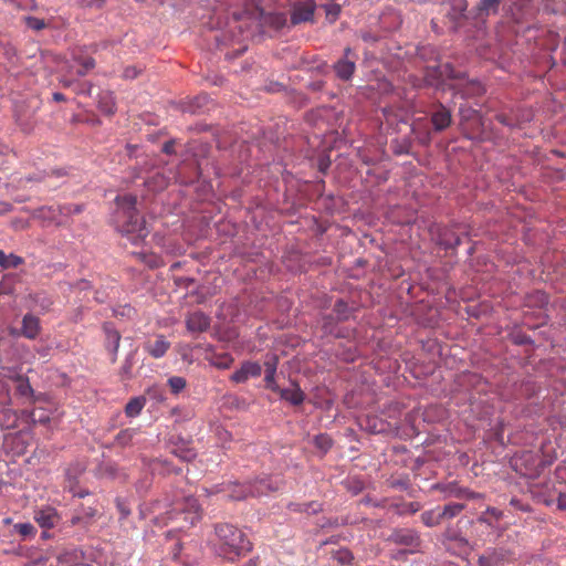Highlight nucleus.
Segmentation results:
<instances>
[{"instance_id":"obj_1","label":"nucleus","mask_w":566,"mask_h":566,"mask_svg":"<svg viewBox=\"0 0 566 566\" xmlns=\"http://www.w3.org/2000/svg\"><path fill=\"white\" fill-rule=\"evenodd\" d=\"M136 197L130 195L116 198V227L133 244H138L149 233L145 220L136 210Z\"/></svg>"},{"instance_id":"obj_2","label":"nucleus","mask_w":566,"mask_h":566,"mask_svg":"<svg viewBox=\"0 0 566 566\" xmlns=\"http://www.w3.org/2000/svg\"><path fill=\"white\" fill-rule=\"evenodd\" d=\"M214 531L218 538L216 552L219 556L233 562L235 558L251 551V542L245 537V534L235 526L218 524Z\"/></svg>"},{"instance_id":"obj_3","label":"nucleus","mask_w":566,"mask_h":566,"mask_svg":"<svg viewBox=\"0 0 566 566\" xmlns=\"http://www.w3.org/2000/svg\"><path fill=\"white\" fill-rule=\"evenodd\" d=\"M172 509L169 512L170 520H184L185 526H192L201 520L202 510L196 499L191 496H185L182 499H176L172 503ZM184 527V525H181Z\"/></svg>"},{"instance_id":"obj_4","label":"nucleus","mask_w":566,"mask_h":566,"mask_svg":"<svg viewBox=\"0 0 566 566\" xmlns=\"http://www.w3.org/2000/svg\"><path fill=\"white\" fill-rule=\"evenodd\" d=\"M397 545L418 547L421 543L419 534L410 528H397L387 538Z\"/></svg>"},{"instance_id":"obj_5","label":"nucleus","mask_w":566,"mask_h":566,"mask_svg":"<svg viewBox=\"0 0 566 566\" xmlns=\"http://www.w3.org/2000/svg\"><path fill=\"white\" fill-rule=\"evenodd\" d=\"M281 486L282 483L277 479L262 478L249 483V493L251 496L268 495L271 492L280 490Z\"/></svg>"},{"instance_id":"obj_6","label":"nucleus","mask_w":566,"mask_h":566,"mask_svg":"<svg viewBox=\"0 0 566 566\" xmlns=\"http://www.w3.org/2000/svg\"><path fill=\"white\" fill-rule=\"evenodd\" d=\"M314 10L315 4L313 1L310 0L295 4L291 15L292 23L298 24L302 22L312 21Z\"/></svg>"},{"instance_id":"obj_7","label":"nucleus","mask_w":566,"mask_h":566,"mask_svg":"<svg viewBox=\"0 0 566 566\" xmlns=\"http://www.w3.org/2000/svg\"><path fill=\"white\" fill-rule=\"evenodd\" d=\"M261 373L262 368L260 364L245 361L240 369L232 374L231 380L238 384L245 382L250 377H259Z\"/></svg>"},{"instance_id":"obj_8","label":"nucleus","mask_w":566,"mask_h":566,"mask_svg":"<svg viewBox=\"0 0 566 566\" xmlns=\"http://www.w3.org/2000/svg\"><path fill=\"white\" fill-rule=\"evenodd\" d=\"M186 326L189 332L202 333L210 326V318L202 312L197 311L188 315Z\"/></svg>"},{"instance_id":"obj_9","label":"nucleus","mask_w":566,"mask_h":566,"mask_svg":"<svg viewBox=\"0 0 566 566\" xmlns=\"http://www.w3.org/2000/svg\"><path fill=\"white\" fill-rule=\"evenodd\" d=\"M349 53L350 49L346 48L344 59L334 65L337 76L345 81L349 80L355 71V62L348 59Z\"/></svg>"},{"instance_id":"obj_10","label":"nucleus","mask_w":566,"mask_h":566,"mask_svg":"<svg viewBox=\"0 0 566 566\" xmlns=\"http://www.w3.org/2000/svg\"><path fill=\"white\" fill-rule=\"evenodd\" d=\"M34 520L41 527L51 528L57 523L59 515L54 509L48 507L35 512Z\"/></svg>"},{"instance_id":"obj_11","label":"nucleus","mask_w":566,"mask_h":566,"mask_svg":"<svg viewBox=\"0 0 566 566\" xmlns=\"http://www.w3.org/2000/svg\"><path fill=\"white\" fill-rule=\"evenodd\" d=\"M34 219L43 220L48 223H55L56 226L63 224V220L60 218L55 207H41L33 211Z\"/></svg>"},{"instance_id":"obj_12","label":"nucleus","mask_w":566,"mask_h":566,"mask_svg":"<svg viewBox=\"0 0 566 566\" xmlns=\"http://www.w3.org/2000/svg\"><path fill=\"white\" fill-rule=\"evenodd\" d=\"M275 392L280 394L281 398L289 401L290 403L297 406L304 401L305 395L302 389L296 385L292 384L291 388L281 389Z\"/></svg>"},{"instance_id":"obj_13","label":"nucleus","mask_w":566,"mask_h":566,"mask_svg":"<svg viewBox=\"0 0 566 566\" xmlns=\"http://www.w3.org/2000/svg\"><path fill=\"white\" fill-rule=\"evenodd\" d=\"M103 329L106 334L107 348H109L113 354L112 360L115 361L119 348L120 335L109 323H105Z\"/></svg>"},{"instance_id":"obj_14","label":"nucleus","mask_w":566,"mask_h":566,"mask_svg":"<svg viewBox=\"0 0 566 566\" xmlns=\"http://www.w3.org/2000/svg\"><path fill=\"white\" fill-rule=\"evenodd\" d=\"M96 513V510L91 506L82 507L81 511H78L76 514L72 516L71 524L87 527L93 523Z\"/></svg>"},{"instance_id":"obj_15","label":"nucleus","mask_w":566,"mask_h":566,"mask_svg":"<svg viewBox=\"0 0 566 566\" xmlns=\"http://www.w3.org/2000/svg\"><path fill=\"white\" fill-rule=\"evenodd\" d=\"M276 365H277V358L275 356H272L269 358L265 363V382L266 387L271 389L272 391L279 390V386L275 382V373H276Z\"/></svg>"},{"instance_id":"obj_16","label":"nucleus","mask_w":566,"mask_h":566,"mask_svg":"<svg viewBox=\"0 0 566 566\" xmlns=\"http://www.w3.org/2000/svg\"><path fill=\"white\" fill-rule=\"evenodd\" d=\"M145 348L153 357L160 358L168 350L169 343L164 336H158L154 343H148Z\"/></svg>"},{"instance_id":"obj_17","label":"nucleus","mask_w":566,"mask_h":566,"mask_svg":"<svg viewBox=\"0 0 566 566\" xmlns=\"http://www.w3.org/2000/svg\"><path fill=\"white\" fill-rule=\"evenodd\" d=\"M431 120L437 130H443L451 123V114L446 107L441 106L433 113Z\"/></svg>"},{"instance_id":"obj_18","label":"nucleus","mask_w":566,"mask_h":566,"mask_svg":"<svg viewBox=\"0 0 566 566\" xmlns=\"http://www.w3.org/2000/svg\"><path fill=\"white\" fill-rule=\"evenodd\" d=\"M39 333V319L32 315H25L22 321V334L28 338H34Z\"/></svg>"},{"instance_id":"obj_19","label":"nucleus","mask_w":566,"mask_h":566,"mask_svg":"<svg viewBox=\"0 0 566 566\" xmlns=\"http://www.w3.org/2000/svg\"><path fill=\"white\" fill-rule=\"evenodd\" d=\"M224 491L228 497L232 500H243L250 495L249 484L230 483Z\"/></svg>"},{"instance_id":"obj_20","label":"nucleus","mask_w":566,"mask_h":566,"mask_svg":"<svg viewBox=\"0 0 566 566\" xmlns=\"http://www.w3.org/2000/svg\"><path fill=\"white\" fill-rule=\"evenodd\" d=\"M98 107L103 113L107 115L114 114L115 99L112 92L105 91L98 95Z\"/></svg>"},{"instance_id":"obj_21","label":"nucleus","mask_w":566,"mask_h":566,"mask_svg":"<svg viewBox=\"0 0 566 566\" xmlns=\"http://www.w3.org/2000/svg\"><path fill=\"white\" fill-rule=\"evenodd\" d=\"M421 522L427 527H434L442 523V515L440 514V509L437 507L434 510H428L421 513L420 515Z\"/></svg>"},{"instance_id":"obj_22","label":"nucleus","mask_w":566,"mask_h":566,"mask_svg":"<svg viewBox=\"0 0 566 566\" xmlns=\"http://www.w3.org/2000/svg\"><path fill=\"white\" fill-rule=\"evenodd\" d=\"M18 423L15 411L9 408L0 409V427L4 429L14 428Z\"/></svg>"},{"instance_id":"obj_23","label":"nucleus","mask_w":566,"mask_h":566,"mask_svg":"<svg viewBox=\"0 0 566 566\" xmlns=\"http://www.w3.org/2000/svg\"><path fill=\"white\" fill-rule=\"evenodd\" d=\"M81 559L82 556L76 553H64L57 557L59 566H90Z\"/></svg>"},{"instance_id":"obj_24","label":"nucleus","mask_w":566,"mask_h":566,"mask_svg":"<svg viewBox=\"0 0 566 566\" xmlns=\"http://www.w3.org/2000/svg\"><path fill=\"white\" fill-rule=\"evenodd\" d=\"M146 399L144 397H135L128 401L125 407V412L128 417H136L140 413L145 406Z\"/></svg>"},{"instance_id":"obj_25","label":"nucleus","mask_w":566,"mask_h":566,"mask_svg":"<svg viewBox=\"0 0 566 566\" xmlns=\"http://www.w3.org/2000/svg\"><path fill=\"white\" fill-rule=\"evenodd\" d=\"M134 364H135V354L130 353L125 358V361L119 370V376H120L122 380H129L134 377V374H133Z\"/></svg>"},{"instance_id":"obj_26","label":"nucleus","mask_w":566,"mask_h":566,"mask_svg":"<svg viewBox=\"0 0 566 566\" xmlns=\"http://www.w3.org/2000/svg\"><path fill=\"white\" fill-rule=\"evenodd\" d=\"M23 263V259L15 254H6L0 250V265L4 269L18 268Z\"/></svg>"},{"instance_id":"obj_27","label":"nucleus","mask_w":566,"mask_h":566,"mask_svg":"<svg viewBox=\"0 0 566 566\" xmlns=\"http://www.w3.org/2000/svg\"><path fill=\"white\" fill-rule=\"evenodd\" d=\"M502 0H480L478 4L479 12L481 14L495 13L501 4Z\"/></svg>"},{"instance_id":"obj_28","label":"nucleus","mask_w":566,"mask_h":566,"mask_svg":"<svg viewBox=\"0 0 566 566\" xmlns=\"http://www.w3.org/2000/svg\"><path fill=\"white\" fill-rule=\"evenodd\" d=\"M464 509V504L461 503H450L446 505L443 509H440V514L442 515V520L453 518Z\"/></svg>"},{"instance_id":"obj_29","label":"nucleus","mask_w":566,"mask_h":566,"mask_svg":"<svg viewBox=\"0 0 566 566\" xmlns=\"http://www.w3.org/2000/svg\"><path fill=\"white\" fill-rule=\"evenodd\" d=\"M135 434H136L135 429H125L116 434L115 441L118 446L126 447L132 442Z\"/></svg>"},{"instance_id":"obj_30","label":"nucleus","mask_w":566,"mask_h":566,"mask_svg":"<svg viewBox=\"0 0 566 566\" xmlns=\"http://www.w3.org/2000/svg\"><path fill=\"white\" fill-rule=\"evenodd\" d=\"M14 530L23 537L34 536L36 530L31 523H18L14 525Z\"/></svg>"},{"instance_id":"obj_31","label":"nucleus","mask_w":566,"mask_h":566,"mask_svg":"<svg viewBox=\"0 0 566 566\" xmlns=\"http://www.w3.org/2000/svg\"><path fill=\"white\" fill-rule=\"evenodd\" d=\"M186 379L180 376H174L168 379V385L174 394H179L186 387Z\"/></svg>"},{"instance_id":"obj_32","label":"nucleus","mask_w":566,"mask_h":566,"mask_svg":"<svg viewBox=\"0 0 566 566\" xmlns=\"http://www.w3.org/2000/svg\"><path fill=\"white\" fill-rule=\"evenodd\" d=\"M17 382H18L17 391L19 392V395L24 396V397L32 396L33 389H32L31 385L29 384L28 379L20 377V378H18Z\"/></svg>"},{"instance_id":"obj_33","label":"nucleus","mask_w":566,"mask_h":566,"mask_svg":"<svg viewBox=\"0 0 566 566\" xmlns=\"http://www.w3.org/2000/svg\"><path fill=\"white\" fill-rule=\"evenodd\" d=\"M314 444L323 452H326L332 447V439L326 434H318L314 438Z\"/></svg>"},{"instance_id":"obj_34","label":"nucleus","mask_w":566,"mask_h":566,"mask_svg":"<svg viewBox=\"0 0 566 566\" xmlns=\"http://www.w3.org/2000/svg\"><path fill=\"white\" fill-rule=\"evenodd\" d=\"M25 24L28 28L35 30V31H40L45 28L44 20L35 18V17H27Z\"/></svg>"},{"instance_id":"obj_35","label":"nucleus","mask_w":566,"mask_h":566,"mask_svg":"<svg viewBox=\"0 0 566 566\" xmlns=\"http://www.w3.org/2000/svg\"><path fill=\"white\" fill-rule=\"evenodd\" d=\"M94 66H95V61H94V59H92V57H87V59H85V60L81 63L80 67H78V69H77V71H76V74H77L78 76H84V75H86V74L88 73V71H91L92 69H94Z\"/></svg>"},{"instance_id":"obj_36","label":"nucleus","mask_w":566,"mask_h":566,"mask_svg":"<svg viewBox=\"0 0 566 566\" xmlns=\"http://www.w3.org/2000/svg\"><path fill=\"white\" fill-rule=\"evenodd\" d=\"M506 551L504 549H493L489 552L486 555L492 562L494 566H496L500 562L504 560L506 557Z\"/></svg>"},{"instance_id":"obj_37","label":"nucleus","mask_w":566,"mask_h":566,"mask_svg":"<svg viewBox=\"0 0 566 566\" xmlns=\"http://www.w3.org/2000/svg\"><path fill=\"white\" fill-rule=\"evenodd\" d=\"M56 211L59 212L60 218L62 216H70L73 213H80L82 211L81 206H57L55 207Z\"/></svg>"},{"instance_id":"obj_38","label":"nucleus","mask_w":566,"mask_h":566,"mask_svg":"<svg viewBox=\"0 0 566 566\" xmlns=\"http://www.w3.org/2000/svg\"><path fill=\"white\" fill-rule=\"evenodd\" d=\"M138 256L143 258L145 260V262L150 266V268H158L160 264H161V261L159 260V258L155 256V255H146L144 253H138L137 254Z\"/></svg>"},{"instance_id":"obj_39","label":"nucleus","mask_w":566,"mask_h":566,"mask_svg":"<svg viewBox=\"0 0 566 566\" xmlns=\"http://www.w3.org/2000/svg\"><path fill=\"white\" fill-rule=\"evenodd\" d=\"M142 72L140 69H137L136 66H127L124 70L123 76L128 80L136 78L138 74Z\"/></svg>"},{"instance_id":"obj_40","label":"nucleus","mask_w":566,"mask_h":566,"mask_svg":"<svg viewBox=\"0 0 566 566\" xmlns=\"http://www.w3.org/2000/svg\"><path fill=\"white\" fill-rule=\"evenodd\" d=\"M174 453L185 461H191L196 457L195 452L190 449L180 452L174 451Z\"/></svg>"},{"instance_id":"obj_41","label":"nucleus","mask_w":566,"mask_h":566,"mask_svg":"<svg viewBox=\"0 0 566 566\" xmlns=\"http://www.w3.org/2000/svg\"><path fill=\"white\" fill-rule=\"evenodd\" d=\"M340 12V7L338 4H329L326 7V14L327 17H332L333 19H336L337 15Z\"/></svg>"},{"instance_id":"obj_42","label":"nucleus","mask_w":566,"mask_h":566,"mask_svg":"<svg viewBox=\"0 0 566 566\" xmlns=\"http://www.w3.org/2000/svg\"><path fill=\"white\" fill-rule=\"evenodd\" d=\"M337 558L340 563H349L353 559V555L349 551H339L337 553Z\"/></svg>"},{"instance_id":"obj_43","label":"nucleus","mask_w":566,"mask_h":566,"mask_svg":"<svg viewBox=\"0 0 566 566\" xmlns=\"http://www.w3.org/2000/svg\"><path fill=\"white\" fill-rule=\"evenodd\" d=\"M486 513L493 516L495 520H500L502 517V512L495 507H488Z\"/></svg>"},{"instance_id":"obj_44","label":"nucleus","mask_w":566,"mask_h":566,"mask_svg":"<svg viewBox=\"0 0 566 566\" xmlns=\"http://www.w3.org/2000/svg\"><path fill=\"white\" fill-rule=\"evenodd\" d=\"M479 566H494L488 555H483L479 558Z\"/></svg>"},{"instance_id":"obj_45","label":"nucleus","mask_w":566,"mask_h":566,"mask_svg":"<svg viewBox=\"0 0 566 566\" xmlns=\"http://www.w3.org/2000/svg\"><path fill=\"white\" fill-rule=\"evenodd\" d=\"M163 151L166 154H172L174 151V144L171 142H168L164 145Z\"/></svg>"},{"instance_id":"obj_46","label":"nucleus","mask_w":566,"mask_h":566,"mask_svg":"<svg viewBox=\"0 0 566 566\" xmlns=\"http://www.w3.org/2000/svg\"><path fill=\"white\" fill-rule=\"evenodd\" d=\"M483 92V87L478 84H472V94H481Z\"/></svg>"},{"instance_id":"obj_47","label":"nucleus","mask_w":566,"mask_h":566,"mask_svg":"<svg viewBox=\"0 0 566 566\" xmlns=\"http://www.w3.org/2000/svg\"><path fill=\"white\" fill-rule=\"evenodd\" d=\"M208 102V96H199L196 98V103L198 104V107H201L205 103Z\"/></svg>"},{"instance_id":"obj_48","label":"nucleus","mask_w":566,"mask_h":566,"mask_svg":"<svg viewBox=\"0 0 566 566\" xmlns=\"http://www.w3.org/2000/svg\"><path fill=\"white\" fill-rule=\"evenodd\" d=\"M53 99L56 101V102H62V101L65 99V97H64V95L62 93L56 92V93L53 94Z\"/></svg>"},{"instance_id":"obj_49","label":"nucleus","mask_w":566,"mask_h":566,"mask_svg":"<svg viewBox=\"0 0 566 566\" xmlns=\"http://www.w3.org/2000/svg\"><path fill=\"white\" fill-rule=\"evenodd\" d=\"M118 509L123 516H127L129 514V510H127L123 504L118 503Z\"/></svg>"},{"instance_id":"obj_50","label":"nucleus","mask_w":566,"mask_h":566,"mask_svg":"<svg viewBox=\"0 0 566 566\" xmlns=\"http://www.w3.org/2000/svg\"><path fill=\"white\" fill-rule=\"evenodd\" d=\"M496 118H497L501 123H503V124H505V125H510V123L507 122V119H506V116H505V115H497V116H496Z\"/></svg>"},{"instance_id":"obj_51","label":"nucleus","mask_w":566,"mask_h":566,"mask_svg":"<svg viewBox=\"0 0 566 566\" xmlns=\"http://www.w3.org/2000/svg\"><path fill=\"white\" fill-rule=\"evenodd\" d=\"M444 244H446L447 248H453V247L460 244V240H459V238H457L455 241H454V244L448 243V242H446Z\"/></svg>"},{"instance_id":"obj_52","label":"nucleus","mask_w":566,"mask_h":566,"mask_svg":"<svg viewBox=\"0 0 566 566\" xmlns=\"http://www.w3.org/2000/svg\"><path fill=\"white\" fill-rule=\"evenodd\" d=\"M9 148L7 146H4L1 142H0V155H3L6 151H8Z\"/></svg>"},{"instance_id":"obj_53","label":"nucleus","mask_w":566,"mask_h":566,"mask_svg":"<svg viewBox=\"0 0 566 566\" xmlns=\"http://www.w3.org/2000/svg\"><path fill=\"white\" fill-rule=\"evenodd\" d=\"M231 361H232L231 359H229L228 361H222V364H220L219 366L222 368H228L230 366Z\"/></svg>"},{"instance_id":"obj_54","label":"nucleus","mask_w":566,"mask_h":566,"mask_svg":"<svg viewBox=\"0 0 566 566\" xmlns=\"http://www.w3.org/2000/svg\"><path fill=\"white\" fill-rule=\"evenodd\" d=\"M17 122L19 123L20 126H24V122H23V118L21 115L17 116Z\"/></svg>"},{"instance_id":"obj_55","label":"nucleus","mask_w":566,"mask_h":566,"mask_svg":"<svg viewBox=\"0 0 566 566\" xmlns=\"http://www.w3.org/2000/svg\"><path fill=\"white\" fill-rule=\"evenodd\" d=\"M86 494H87V492L74 493V495H77L78 497H84Z\"/></svg>"},{"instance_id":"obj_56","label":"nucleus","mask_w":566,"mask_h":566,"mask_svg":"<svg viewBox=\"0 0 566 566\" xmlns=\"http://www.w3.org/2000/svg\"><path fill=\"white\" fill-rule=\"evenodd\" d=\"M458 2H459V6L465 7V0H458Z\"/></svg>"},{"instance_id":"obj_57","label":"nucleus","mask_w":566,"mask_h":566,"mask_svg":"<svg viewBox=\"0 0 566 566\" xmlns=\"http://www.w3.org/2000/svg\"><path fill=\"white\" fill-rule=\"evenodd\" d=\"M80 319V313L75 314L74 321L77 322Z\"/></svg>"},{"instance_id":"obj_58","label":"nucleus","mask_w":566,"mask_h":566,"mask_svg":"<svg viewBox=\"0 0 566 566\" xmlns=\"http://www.w3.org/2000/svg\"><path fill=\"white\" fill-rule=\"evenodd\" d=\"M42 537H44V538L49 537L48 532H43V533H42Z\"/></svg>"},{"instance_id":"obj_59","label":"nucleus","mask_w":566,"mask_h":566,"mask_svg":"<svg viewBox=\"0 0 566 566\" xmlns=\"http://www.w3.org/2000/svg\"><path fill=\"white\" fill-rule=\"evenodd\" d=\"M479 521L480 522H486V520L484 517H480Z\"/></svg>"},{"instance_id":"obj_60","label":"nucleus","mask_w":566,"mask_h":566,"mask_svg":"<svg viewBox=\"0 0 566 566\" xmlns=\"http://www.w3.org/2000/svg\"><path fill=\"white\" fill-rule=\"evenodd\" d=\"M245 566H255V565L252 562H250Z\"/></svg>"},{"instance_id":"obj_61","label":"nucleus","mask_w":566,"mask_h":566,"mask_svg":"<svg viewBox=\"0 0 566 566\" xmlns=\"http://www.w3.org/2000/svg\"><path fill=\"white\" fill-rule=\"evenodd\" d=\"M96 301L102 302L101 295H97Z\"/></svg>"},{"instance_id":"obj_62","label":"nucleus","mask_w":566,"mask_h":566,"mask_svg":"<svg viewBox=\"0 0 566 566\" xmlns=\"http://www.w3.org/2000/svg\"><path fill=\"white\" fill-rule=\"evenodd\" d=\"M96 301L102 302L101 295H97Z\"/></svg>"}]
</instances>
